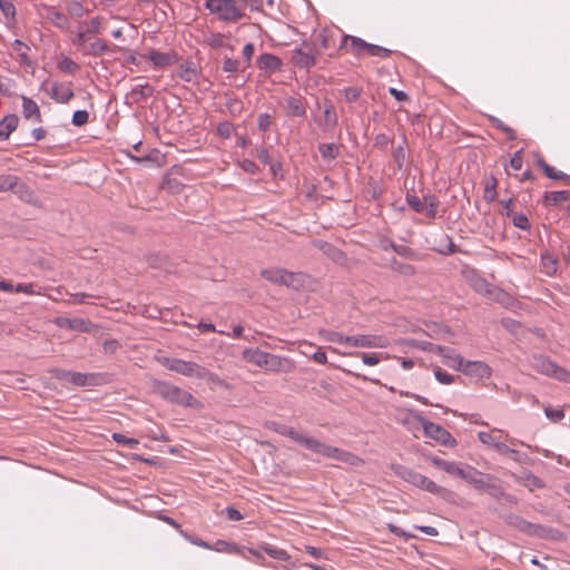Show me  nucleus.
I'll list each match as a JSON object with an SVG mask.
<instances>
[{
  "label": "nucleus",
  "instance_id": "1",
  "mask_svg": "<svg viewBox=\"0 0 570 570\" xmlns=\"http://www.w3.org/2000/svg\"><path fill=\"white\" fill-rule=\"evenodd\" d=\"M503 520L509 527L514 528L515 530L529 537L553 541H560L564 539V535L560 530L548 525L529 522L514 513L505 514Z\"/></svg>",
  "mask_w": 570,
  "mask_h": 570
},
{
  "label": "nucleus",
  "instance_id": "2",
  "mask_svg": "<svg viewBox=\"0 0 570 570\" xmlns=\"http://www.w3.org/2000/svg\"><path fill=\"white\" fill-rule=\"evenodd\" d=\"M391 469L395 473V475H397L405 482H409L412 485H414L421 490H424L429 493L439 495L444 499L451 494V491H449L448 489L436 484L434 481H432L428 476H425L405 465L391 464Z\"/></svg>",
  "mask_w": 570,
  "mask_h": 570
},
{
  "label": "nucleus",
  "instance_id": "3",
  "mask_svg": "<svg viewBox=\"0 0 570 570\" xmlns=\"http://www.w3.org/2000/svg\"><path fill=\"white\" fill-rule=\"evenodd\" d=\"M308 450L351 466H358L364 463V461L356 454L325 444L316 439L308 442Z\"/></svg>",
  "mask_w": 570,
  "mask_h": 570
},
{
  "label": "nucleus",
  "instance_id": "4",
  "mask_svg": "<svg viewBox=\"0 0 570 570\" xmlns=\"http://www.w3.org/2000/svg\"><path fill=\"white\" fill-rule=\"evenodd\" d=\"M161 361V364L170 370L175 371L181 375H185L187 377H195L199 380H208L214 381V375L209 373V371L199 364L187 361L185 358H158Z\"/></svg>",
  "mask_w": 570,
  "mask_h": 570
},
{
  "label": "nucleus",
  "instance_id": "5",
  "mask_svg": "<svg viewBox=\"0 0 570 570\" xmlns=\"http://www.w3.org/2000/svg\"><path fill=\"white\" fill-rule=\"evenodd\" d=\"M445 364L459 372H462L471 381H479L491 374V368L480 360L470 358H446Z\"/></svg>",
  "mask_w": 570,
  "mask_h": 570
},
{
  "label": "nucleus",
  "instance_id": "6",
  "mask_svg": "<svg viewBox=\"0 0 570 570\" xmlns=\"http://www.w3.org/2000/svg\"><path fill=\"white\" fill-rule=\"evenodd\" d=\"M204 7L224 22L234 23L244 17L235 0H205Z\"/></svg>",
  "mask_w": 570,
  "mask_h": 570
},
{
  "label": "nucleus",
  "instance_id": "7",
  "mask_svg": "<svg viewBox=\"0 0 570 570\" xmlns=\"http://www.w3.org/2000/svg\"><path fill=\"white\" fill-rule=\"evenodd\" d=\"M154 390L163 399L184 406H197L198 401L187 391L166 382H156Z\"/></svg>",
  "mask_w": 570,
  "mask_h": 570
},
{
  "label": "nucleus",
  "instance_id": "8",
  "mask_svg": "<svg viewBox=\"0 0 570 570\" xmlns=\"http://www.w3.org/2000/svg\"><path fill=\"white\" fill-rule=\"evenodd\" d=\"M261 276L275 285H282L292 288H298L302 286V273L289 272L282 267L264 268L261 271Z\"/></svg>",
  "mask_w": 570,
  "mask_h": 570
},
{
  "label": "nucleus",
  "instance_id": "9",
  "mask_svg": "<svg viewBox=\"0 0 570 570\" xmlns=\"http://www.w3.org/2000/svg\"><path fill=\"white\" fill-rule=\"evenodd\" d=\"M332 335L334 336L333 338H331L333 342L360 347L382 348L386 347L390 343L389 338L384 335L357 334L353 336H343L338 333H333Z\"/></svg>",
  "mask_w": 570,
  "mask_h": 570
},
{
  "label": "nucleus",
  "instance_id": "10",
  "mask_svg": "<svg viewBox=\"0 0 570 570\" xmlns=\"http://www.w3.org/2000/svg\"><path fill=\"white\" fill-rule=\"evenodd\" d=\"M406 204L417 214H425L430 219H434L438 214L440 202L433 194H424L422 198L415 194L407 193L405 196Z\"/></svg>",
  "mask_w": 570,
  "mask_h": 570
},
{
  "label": "nucleus",
  "instance_id": "11",
  "mask_svg": "<svg viewBox=\"0 0 570 570\" xmlns=\"http://www.w3.org/2000/svg\"><path fill=\"white\" fill-rule=\"evenodd\" d=\"M414 417L421 423L425 436L441 443L444 446L453 448L456 445L455 439L441 425L426 421L423 416L415 414Z\"/></svg>",
  "mask_w": 570,
  "mask_h": 570
},
{
  "label": "nucleus",
  "instance_id": "12",
  "mask_svg": "<svg viewBox=\"0 0 570 570\" xmlns=\"http://www.w3.org/2000/svg\"><path fill=\"white\" fill-rule=\"evenodd\" d=\"M246 364L245 367L250 372L261 371H288L292 367L289 358H243Z\"/></svg>",
  "mask_w": 570,
  "mask_h": 570
},
{
  "label": "nucleus",
  "instance_id": "13",
  "mask_svg": "<svg viewBox=\"0 0 570 570\" xmlns=\"http://www.w3.org/2000/svg\"><path fill=\"white\" fill-rule=\"evenodd\" d=\"M52 374L63 384H72L75 386H94L98 382V375L91 373H81L55 368L52 370Z\"/></svg>",
  "mask_w": 570,
  "mask_h": 570
},
{
  "label": "nucleus",
  "instance_id": "14",
  "mask_svg": "<svg viewBox=\"0 0 570 570\" xmlns=\"http://www.w3.org/2000/svg\"><path fill=\"white\" fill-rule=\"evenodd\" d=\"M291 62L298 69H311L316 65L315 47L306 41L291 51Z\"/></svg>",
  "mask_w": 570,
  "mask_h": 570
},
{
  "label": "nucleus",
  "instance_id": "15",
  "mask_svg": "<svg viewBox=\"0 0 570 570\" xmlns=\"http://www.w3.org/2000/svg\"><path fill=\"white\" fill-rule=\"evenodd\" d=\"M532 366L540 374L562 382H570V372L552 362L551 358H533Z\"/></svg>",
  "mask_w": 570,
  "mask_h": 570
},
{
  "label": "nucleus",
  "instance_id": "16",
  "mask_svg": "<svg viewBox=\"0 0 570 570\" xmlns=\"http://www.w3.org/2000/svg\"><path fill=\"white\" fill-rule=\"evenodd\" d=\"M55 323L58 327L70 330L72 332L79 333H90L97 328V326L88 318L82 317H65L59 316L55 320Z\"/></svg>",
  "mask_w": 570,
  "mask_h": 570
},
{
  "label": "nucleus",
  "instance_id": "17",
  "mask_svg": "<svg viewBox=\"0 0 570 570\" xmlns=\"http://www.w3.org/2000/svg\"><path fill=\"white\" fill-rule=\"evenodd\" d=\"M37 11L46 21L59 29H66L69 26L68 17L53 6L41 3L37 6Z\"/></svg>",
  "mask_w": 570,
  "mask_h": 570
},
{
  "label": "nucleus",
  "instance_id": "18",
  "mask_svg": "<svg viewBox=\"0 0 570 570\" xmlns=\"http://www.w3.org/2000/svg\"><path fill=\"white\" fill-rule=\"evenodd\" d=\"M368 48V42L356 36L344 35L342 37L338 50H346L356 57H362L363 52Z\"/></svg>",
  "mask_w": 570,
  "mask_h": 570
},
{
  "label": "nucleus",
  "instance_id": "19",
  "mask_svg": "<svg viewBox=\"0 0 570 570\" xmlns=\"http://www.w3.org/2000/svg\"><path fill=\"white\" fill-rule=\"evenodd\" d=\"M431 463L443 470L444 472L451 474V475H455L460 479H464L465 476V473H466V465L465 466H461L459 463L456 462H451V461H446V460H443L441 458H438V456H432L430 459Z\"/></svg>",
  "mask_w": 570,
  "mask_h": 570
},
{
  "label": "nucleus",
  "instance_id": "20",
  "mask_svg": "<svg viewBox=\"0 0 570 570\" xmlns=\"http://www.w3.org/2000/svg\"><path fill=\"white\" fill-rule=\"evenodd\" d=\"M257 68L265 73L272 75L282 68V59L272 53H263L257 59Z\"/></svg>",
  "mask_w": 570,
  "mask_h": 570
},
{
  "label": "nucleus",
  "instance_id": "21",
  "mask_svg": "<svg viewBox=\"0 0 570 570\" xmlns=\"http://www.w3.org/2000/svg\"><path fill=\"white\" fill-rule=\"evenodd\" d=\"M285 114L288 117H305L306 106L302 96H293L285 99Z\"/></svg>",
  "mask_w": 570,
  "mask_h": 570
},
{
  "label": "nucleus",
  "instance_id": "22",
  "mask_svg": "<svg viewBox=\"0 0 570 570\" xmlns=\"http://www.w3.org/2000/svg\"><path fill=\"white\" fill-rule=\"evenodd\" d=\"M147 58L153 62L155 68H165L178 61L179 56L174 52H159L156 50H150L147 55Z\"/></svg>",
  "mask_w": 570,
  "mask_h": 570
},
{
  "label": "nucleus",
  "instance_id": "23",
  "mask_svg": "<svg viewBox=\"0 0 570 570\" xmlns=\"http://www.w3.org/2000/svg\"><path fill=\"white\" fill-rule=\"evenodd\" d=\"M49 95H50L51 99H53L55 101H57L59 104H67L75 96L73 90L71 89L70 85L62 83V82H53L51 86V89L49 91Z\"/></svg>",
  "mask_w": 570,
  "mask_h": 570
},
{
  "label": "nucleus",
  "instance_id": "24",
  "mask_svg": "<svg viewBox=\"0 0 570 570\" xmlns=\"http://www.w3.org/2000/svg\"><path fill=\"white\" fill-rule=\"evenodd\" d=\"M535 165L543 171V174L554 180H561L566 185L570 186V175L557 170L554 167L550 166L541 156H537Z\"/></svg>",
  "mask_w": 570,
  "mask_h": 570
},
{
  "label": "nucleus",
  "instance_id": "25",
  "mask_svg": "<svg viewBox=\"0 0 570 570\" xmlns=\"http://www.w3.org/2000/svg\"><path fill=\"white\" fill-rule=\"evenodd\" d=\"M401 344L407 346L412 350H417L424 353L430 354H442V356H449L444 354L443 348L440 345L433 344L426 341H416V340H403Z\"/></svg>",
  "mask_w": 570,
  "mask_h": 570
},
{
  "label": "nucleus",
  "instance_id": "26",
  "mask_svg": "<svg viewBox=\"0 0 570 570\" xmlns=\"http://www.w3.org/2000/svg\"><path fill=\"white\" fill-rule=\"evenodd\" d=\"M381 358H362V364H354V365H342V364H335L331 363V365L342 368L344 372L348 374H353L357 377L368 379V375L361 368V366H374L380 362Z\"/></svg>",
  "mask_w": 570,
  "mask_h": 570
},
{
  "label": "nucleus",
  "instance_id": "27",
  "mask_svg": "<svg viewBox=\"0 0 570 570\" xmlns=\"http://www.w3.org/2000/svg\"><path fill=\"white\" fill-rule=\"evenodd\" d=\"M312 244L315 248L321 250L324 255H326L334 262H341L345 257L344 253L341 249H338L336 246L328 242H325L323 239H314Z\"/></svg>",
  "mask_w": 570,
  "mask_h": 570
},
{
  "label": "nucleus",
  "instance_id": "28",
  "mask_svg": "<svg viewBox=\"0 0 570 570\" xmlns=\"http://www.w3.org/2000/svg\"><path fill=\"white\" fill-rule=\"evenodd\" d=\"M568 200H570L569 190L546 191L542 196L544 207L560 206Z\"/></svg>",
  "mask_w": 570,
  "mask_h": 570
},
{
  "label": "nucleus",
  "instance_id": "29",
  "mask_svg": "<svg viewBox=\"0 0 570 570\" xmlns=\"http://www.w3.org/2000/svg\"><path fill=\"white\" fill-rule=\"evenodd\" d=\"M468 282H469L470 286L476 293H480V294H483L487 296L492 294L491 288L493 286L490 283H488L485 278L480 276L475 271L470 272V274L468 276Z\"/></svg>",
  "mask_w": 570,
  "mask_h": 570
},
{
  "label": "nucleus",
  "instance_id": "30",
  "mask_svg": "<svg viewBox=\"0 0 570 570\" xmlns=\"http://www.w3.org/2000/svg\"><path fill=\"white\" fill-rule=\"evenodd\" d=\"M19 124V117L14 114H9L0 121V141L7 140L11 132H13Z\"/></svg>",
  "mask_w": 570,
  "mask_h": 570
},
{
  "label": "nucleus",
  "instance_id": "31",
  "mask_svg": "<svg viewBox=\"0 0 570 570\" xmlns=\"http://www.w3.org/2000/svg\"><path fill=\"white\" fill-rule=\"evenodd\" d=\"M476 490H483L487 482V474H483L473 466L466 465V473L463 479Z\"/></svg>",
  "mask_w": 570,
  "mask_h": 570
},
{
  "label": "nucleus",
  "instance_id": "32",
  "mask_svg": "<svg viewBox=\"0 0 570 570\" xmlns=\"http://www.w3.org/2000/svg\"><path fill=\"white\" fill-rule=\"evenodd\" d=\"M22 114L26 119H33L37 122H40L41 111L39 106L35 100L29 97L22 96Z\"/></svg>",
  "mask_w": 570,
  "mask_h": 570
},
{
  "label": "nucleus",
  "instance_id": "33",
  "mask_svg": "<svg viewBox=\"0 0 570 570\" xmlns=\"http://www.w3.org/2000/svg\"><path fill=\"white\" fill-rule=\"evenodd\" d=\"M278 434L289 438L291 440L303 445L307 450H308V442L314 440V438L304 435L303 433L298 432L294 428L285 425V424H283L282 428H279Z\"/></svg>",
  "mask_w": 570,
  "mask_h": 570
},
{
  "label": "nucleus",
  "instance_id": "34",
  "mask_svg": "<svg viewBox=\"0 0 570 570\" xmlns=\"http://www.w3.org/2000/svg\"><path fill=\"white\" fill-rule=\"evenodd\" d=\"M0 10L4 16L6 24L13 27L17 23V10L12 0H0Z\"/></svg>",
  "mask_w": 570,
  "mask_h": 570
},
{
  "label": "nucleus",
  "instance_id": "35",
  "mask_svg": "<svg viewBox=\"0 0 570 570\" xmlns=\"http://www.w3.org/2000/svg\"><path fill=\"white\" fill-rule=\"evenodd\" d=\"M155 94V88L149 83L136 85L130 92V96L136 102L144 101Z\"/></svg>",
  "mask_w": 570,
  "mask_h": 570
},
{
  "label": "nucleus",
  "instance_id": "36",
  "mask_svg": "<svg viewBox=\"0 0 570 570\" xmlns=\"http://www.w3.org/2000/svg\"><path fill=\"white\" fill-rule=\"evenodd\" d=\"M483 490L488 492L494 499H499L504 495V490L497 478L491 474H487V482Z\"/></svg>",
  "mask_w": 570,
  "mask_h": 570
},
{
  "label": "nucleus",
  "instance_id": "37",
  "mask_svg": "<svg viewBox=\"0 0 570 570\" xmlns=\"http://www.w3.org/2000/svg\"><path fill=\"white\" fill-rule=\"evenodd\" d=\"M11 47L18 53L19 61H20L21 65H24V66H31L32 65V61H31V59H30V57L28 55V51L30 50V47L27 43H24L23 41H21L19 39H16L11 43Z\"/></svg>",
  "mask_w": 570,
  "mask_h": 570
},
{
  "label": "nucleus",
  "instance_id": "38",
  "mask_svg": "<svg viewBox=\"0 0 570 570\" xmlns=\"http://www.w3.org/2000/svg\"><path fill=\"white\" fill-rule=\"evenodd\" d=\"M197 73L196 65L193 61H186L185 63L180 65L178 70V77L187 82L195 80Z\"/></svg>",
  "mask_w": 570,
  "mask_h": 570
},
{
  "label": "nucleus",
  "instance_id": "39",
  "mask_svg": "<svg viewBox=\"0 0 570 570\" xmlns=\"http://www.w3.org/2000/svg\"><path fill=\"white\" fill-rule=\"evenodd\" d=\"M318 151L323 159L334 160L340 154V148L337 145H335L333 142L332 144H321L318 146Z\"/></svg>",
  "mask_w": 570,
  "mask_h": 570
},
{
  "label": "nucleus",
  "instance_id": "40",
  "mask_svg": "<svg viewBox=\"0 0 570 570\" xmlns=\"http://www.w3.org/2000/svg\"><path fill=\"white\" fill-rule=\"evenodd\" d=\"M497 185L498 180L494 176H491L484 186L483 199L487 203H492L497 198Z\"/></svg>",
  "mask_w": 570,
  "mask_h": 570
},
{
  "label": "nucleus",
  "instance_id": "41",
  "mask_svg": "<svg viewBox=\"0 0 570 570\" xmlns=\"http://www.w3.org/2000/svg\"><path fill=\"white\" fill-rule=\"evenodd\" d=\"M58 69L68 75H76L80 70V66L68 57H62L58 62Z\"/></svg>",
  "mask_w": 570,
  "mask_h": 570
},
{
  "label": "nucleus",
  "instance_id": "42",
  "mask_svg": "<svg viewBox=\"0 0 570 570\" xmlns=\"http://www.w3.org/2000/svg\"><path fill=\"white\" fill-rule=\"evenodd\" d=\"M391 269L404 276H413L415 274L413 265L402 263L396 259L391 261Z\"/></svg>",
  "mask_w": 570,
  "mask_h": 570
},
{
  "label": "nucleus",
  "instance_id": "43",
  "mask_svg": "<svg viewBox=\"0 0 570 570\" xmlns=\"http://www.w3.org/2000/svg\"><path fill=\"white\" fill-rule=\"evenodd\" d=\"M261 549L271 558H274L276 560L287 561L291 559V556L283 549H278L276 547H272L268 544L262 546Z\"/></svg>",
  "mask_w": 570,
  "mask_h": 570
},
{
  "label": "nucleus",
  "instance_id": "44",
  "mask_svg": "<svg viewBox=\"0 0 570 570\" xmlns=\"http://www.w3.org/2000/svg\"><path fill=\"white\" fill-rule=\"evenodd\" d=\"M489 120L493 127L503 131L507 135L508 139L514 140L517 138L515 131L511 127L505 125L502 120H500L498 117L490 116Z\"/></svg>",
  "mask_w": 570,
  "mask_h": 570
},
{
  "label": "nucleus",
  "instance_id": "45",
  "mask_svg": "<svg viewBox=\"0 0 570 570\" xmlns=\"http://www.w3.org/2000/svg\"><path fill=\"white\" fill-rule=\"evenodd\" d=\"M510 217H511V220H512V224L514 227L520 228L525 232H529L531 229V224L525 214L513 213Z\"/></svg>",
  "mask_w": 570,
  "mask_h": 570
},
{
  "label": "nucleus",
  "instance_id": "46",
  "mask_svg": "<svg viewBox=\"0 0 570 570\" xmlns=\"http://www.w3.org/2000/svg\"><path fill=\"white\" fill-rule=\"evenodd\" d=\"M19 181V177L11 174L0 175V191L13 190Z\"/></svg>",
  "mask_w": 570,
  "mask_h": 570
},
{
  "label": "nucleus",
  "instance_id": "47",
  "mask_svg": "<svg viewBox=\"0 0 570 570\" xmlns=\"http://www.w3.org/2000/svg\"><path fill=\"white\" fill-rule=\"evenodd\" d=\"M541 264L547 275H553L557 272V259L552 255L542 254Z\"/></svg>",
  "mask_w": 570,
  "mask_h": 570
},
{
  "label": "nucleus",
  "instance_id": "48",
  "mask_svg": "<svg viewBox=\"0 0 570 570\" xmlns=\"http://www.w3.org/2000/svg\"><path fill=\"white\" fill-rule=\"evenodd\" d=\"M112 440L119 444V445H122V446H127L128 449H136L137 445L139 444L138 440L134 439V438H128L121 433H114L112 434Z\"/></svg>",
  "mask_w": 570,
  "mask_h": 570
},
{
  "label": "nucleus",
  "instance_id": "49",
  "mask_svg": "<svg viewBox=\"0 0 570 570\" xmlns=\"http://www.w3.org/2000/svg\"><path fill=\"white\" fill-rule=\"evenodd\" d=\"M390 247L400 256L402 257H405V258H410V259H414L416 257V253L414 252V249H412L411 247L409 246H405V245H397L393 242L390 243Z\"/></svg>",
  "mask_w": 570,
  "mask_h": 570
},
{
  "label": "nucleus",
  "instance_id": "50",
  "mask_svg": "<svg viewBox=\"0 0 570 570\" xmlns=\"http://www.w3.org/2000/svg\"><path fill=\"white\" fill-rule=\"evenodd\" d=\"M443 239L446 242L445 247L444 246L435 247V248H433L434 250H436L438 253H440L442 255H451V254H455L459 252V248L453 243L451 236L443 235Z\"/></svg>",
  "mask_w": 570,
  "mask_h": 570
},
{
  "label": "nucleus",
  "instance_id": "51",
  "mask_svg": "<svg viewBox=\"0 0 570 570\" xmlns=\"http://www.w3.org/2000/svg\"><path fill=\"white\" fill-rule=\"evenodd\" d=\"M366 52L368 56L380 58H387L392 55V50L373 43H368Z\"/></svg>",
  "mask_w": 570,
  "mask_h": 570
},
{
  "label": "nucleus",
  "instance_id": "52",
  "mask_svg": "<svg viewBox=\"0 0 570 570\" xmlns=\"http://www.w3.org/2000/svg\"><path fill=\"white\" fill-rule=\"evenodd\" d=\"M12 191L18 194L19 197L26 202H30V199L33 196L32 190L24 183H21L20 180L18 181V184L16 185V187Z\"/></svg>",
  "mask_w": 570,
  "mask_h": 570
},
{
  "label": "nucleus",
  "instance_id": "53",
  "mask_svg": "<svg viewBox=\"0 0 570 570\" xmlns=\"http://www.w3.org/2000/svg\"><path fill=\"white\" fill-rule=\"evenodd\" d=\"M107 45L105 41L98 39L90 43L89 48L86 50L87 55L99 56L107 50Z\"/></svg>",
  "mask_w": 570,
  "mask_h": 570
},
{
  "label": "nucleus",
  "instance_id": "54",
  "mask_svg": "<svg viewBox=\"0 0 570 570\" xmlns=\"http://www.w3.org/2000/svg\"><path fill=\"white\" fill-rule=\"evenodd\" d=\"M89 120V114L87 110H76L72 115L71 122L76 127L86 125Z\"/></svg>",
  "mask_w": 570,
  "mask_h": 570
},
{
  "label": "nucleus",
  "instance_id": "55",
  "mask_svg": "<svg viewBox=\"0 0 570 570\" xmlns=\"http://www.w3.org/2000/svg\"><path fill=\"white\" fill-rule=\"evenodd\" d=\"M332 36L327 29H323L316 35V42L322 49H328L331 47Z\"/></svg>",
  "mask_w": 570,
  "mask_h": 570
},
{
  "label": "nucleus",
  "instance_id": "56",
  "mask_svg": "<svg viewBox=\"0 0 570 570\" xmlns=\"http://www.w3.org/2000/svg\"><path fill=\"white\" fill-rule=\"evenodd\" d=\"M343 94H344L345 100L347 102H350V104L351 102H355L356 100H358V98L362 95V88H358V87H347V88L343 89Z\"/></svg>",
  "mask_w": 570,
  "mask_h": 570
},
{
  "label": "nucleus",
  "instance_id": "57",
  "mask_svg": "<svg viewBox=\"0 0 570 570\" xmlns=\"http://www.w3.org/2000/svg\"><path fill=\"white\" fill-rule=\"evenodd\" d=\"M405 144H406V140L403 139L402 145L397 146L393 153V158H394L399 169L403 168V165L405 161V148H404Z\"/></svg>",
  "mask_w": 570,
  "mask_h": 570
},
{
  "label": "nucleus",
  "instance_id": "58",
  "mask_svg": "<svg viewBox=\"0 0 570 570\" xmlns=\"http://www.w3.org/2000/svg\"><path fill=\"white\" fill-rule=\"evenodd\" d=\"M478 439L480 440L481 443L485 444V445H489V446H492L495 449V444L499 443V439L495 438L492 433L490 432H484V431H480L478 433Z\"/></svg>",
  "mask_w": 570,
  "mask_h": 570
},
{
  "label": "nucleus",
  "instance_id": "59",
  "mask_svg": "<svg viewBox=\"0 0 570 570\" xmlns=\"http://www.w3.org/2000/svg\"><path fill=\"white\" fill-rule=\"evenodd\" d=\"M544 414L552 422H559L564 419V412L562 409H552L547 406L544 409Z\"/></svg>",
  "mask_w": 570,
  "mask_h": 570
},
{
  "label": "nucleus",
  "instance_id": "60",
  "mask_svg": "<svg viewBox=\"0 0 570 570\" xmlns=\"http://www.w3.org/2000/svg\"><path fill=\"white\" fill-rule=\"evenodd\" d=\"M234 131V125L229 121H223V122H219L218 126H217V134L222 137V138H229L232 136Z\"/></svg>",
  "mask_w": 570,
  "mask_h": 570
},
{
  "label": "nucleus",
  "instance_id": "61",
  "mask_svg": "<svg viewBox=\"0 0 570 570\" xmlns=\"http://www.w3.org/2000/svg\"><path fill=\"white\" fill-rule=\"evenodd\" d=\"M68 11L72 17L80 18L85 13V8L79 1H71L68 4Z\"/></svg>",
  "mask_w": 570,
  "mask_h": 570
},
{
  "label": "nucleus",
  "instance_id": "62",
  "mask_svg": "<svg viewBox=\"0 0 570 570\" xmlns=\"http://www.w3.org/2000/svg\"><path fill=\"white\" fill-rule=\"evenodd\" d=\"M224 38L225 37L222 33H212L207 38L206 42L212 48H222L225 45Z\"/></svg>",
  "mask_w": 570,
  "mask_h": 570
},
{
  "label": "nucleus",
  "instance_id": "63",
  "mask_svg": "<svg viewBox=\"0 0 570 570\" xmlns=\"http://www.w3.org/2000/svg\"><path fill=\"white\" fill-rule=\"evenodd\" d=\"M434 376L442 384H451L453 382V376L440 367L434 368Z\"/></svg>",
  "mask_w": 570,
  "mask_h": 570
},
{
  "label": "nucleus",
  "instance_id": "64",
  "mask_svg": "<svg viewBox=\"0 0 570 570\" xmlns=\"http://www.w3.org/2000/svg\"><path fill=\"white\" fill-rule=\"evenodd\" d=\"M492 291V294L490 295L493 299L500 302V303H507L508 301L511 299L510 295L508 293H505L504 291L502 289H499L497 287H492L491 288Z\"/></svg>",
  "mask_w": 570,
  "mask_h": 570
}]
</instances>
